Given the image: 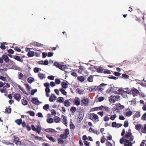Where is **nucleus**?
<instances>
[{"instance_id":"nucleus-47","label":"nucleus","mask_w":146,"mask_h":146,"mask_svg":"<svg viewBox=\"0 0 146 146\" xmlns=\"http://www.w3.org/2000/svg\"><path fill=\"white\" fill-rule=\"evenodd\" d=\"M47 121L48 123H52L54 121V119L53 118H50L49 119H47Z\"/></svg>"},{"instance_id":"nucleus-30","label":"nucleus","mask_w":146,"mask_h":146,"mask_svg":"<svg viewBox=\"0 0 146 146\" xmlns=\"http://www.w3.org/2000/svg\"><path fill=\"white\" fill-rule=\"evenodd\" d=\"M27 55L29 57H33L34 55V52L29 51L27 54Z\"/></svg>"},{"instance_id":"nucleus-17","label":"nucleus","mask_w":146,"mask_h":146,"mask_svg":"<svg viewBox=\"0 0 146 146\" xmlns=\"http://www.w3.org/2000/svg\"><path fill=\"white\" fill-rule=\"evenodd\" d=\"M58 142V144H62L63 143L66 144L67 143V141L66 140H64L63 139L61 138H59L57 139Z\"/></svg>"},{"instance_id":"nucleus-3","label":"nucleus","mask_w":146,"mask_h":146,"mask_svg":"<svg viewBox=\"0 0 146 146\" xmlns=\"http://www.w3.org/2000/svg\"><path fill=\"white\" fill-rule=\"evenodd\" d=\"M124 143V146H131L132 145V143L131 142H129V140L127 139H124V137H123L120 140V143L122 144L123 142Z\"/></svg>"},{"instance_id":"nucleus-54","label":"nucleus","mask_w":146,"mask_h":146,"mask_svg":"<svg viewBox=\"0 0 146 146\" xmlns=\"http://www.w3.org/2000/svg\"><path fill=\"white\" fill-rule=\"evenodd\" d=\"M69 130L68 129H66L65 130L64 133V134L68 135L69 134Z\"/></svg>"},{"instance_id":"nucleus-27","label":"nucleus","mask_w":146,"mask_h":146,"mask_svg":"<svg viewBox=\"0 0 146 146\" xmlns=\"http://www.w3.org/2000/svg\"><path fill=\"white\" fill-rule=\"evenodd\" d=\"M115 89L111 87L106 90L107 93H109L110 92L113 93Z\"/></svg>"},{"instance_id":"nucleus-22","label":"nucleus","mask_w":146,"mask_h":146,"mask_svg":"<svg viewBox=\"0 0 146 146\" xmlns=\"http://www.w3.org/2000/svg\"><path fill=\"white\" fill-rule=\"evenodd\" d=\"M107 84H104V83L100 85L98 87L97 90L99 91H102V90L104 89V88H102V87L105 85H107Z\"/></svg>"},{"instance_id":"nucleus-50","label":"nucleus","mask_w":146,"mask_h":146,"mask_svg":"<svg viewBox=\"0 0 146 146\" xmlns=\"http://www.w3.org/2000/svg\"><path fill=\"white\" fill-rule=\"evenodd\" d=\"M49 106L48 104H46L43 107V109L46 110H47L49 108Z\"/></svg>"},{"instance_id":"nucleus-33","label":"nucleus","mask_w":146,"mask_h":146,"mask_svg":"<svg viewBox=\"0 0 146 146\" xmlns=\"http://www.w3.org/2000/svg\"><path fill=\"white\" fill-rule=\"evenodd\" d=\"M140 116V114L139 112H136V113L133 116L134 118H137L139 117Z\"/></svg>"},{"instance_id":"nucleus-45","label":"nucleus","mask_w":146,"mask_h":146,"mask_svg":"<svg viewBox=\"0 0 146 146\" xmlns=\"http://www.w3.org/2000/svg\"><path fill=\"white\" fill-rule=\"evenodd\" d=\"M34 80V78L32 77L29 78L27 79V81L29 83H32Z\"/></svg>"},{"instance_id":"nucleus-18","label":"nucleus","mask_w":146,"mask_h":146,"mask_svg":"<svg viewBox=\"0 0 146 146\" xmlns=\"http://www.w3.org/2000/svg\"><path fill=\"white\" fill-rule=\"evenodd\" d=\"M56 98V97L55 95L54 94H52L49 98V101L50 102H52L53 101L55 100Z\"/></svg>"},{"instance_id":"nucleus-10","label":"nucleus","mask_w":146,"mask_h":146,"mask_svg":"<svg viewBox=\"0 0 146 146\" xmlns=\"http://www.w3.org/2000/svg\"><path fill=\"white\" fill-rule=\"evenodd\" d=\"M74 104L77 106L80 104V100L78 97H76L74 101Z\"/></svg>"},{"instance_id":"nucleus-20","label":"nucleus","mask_w":146,"mask_h":146,"mask_svg":"<svg viewBox=\"0 0 146 146\" xmlns=\"http://www.w3.org/2000/svg\"><path fill=\"white\" fill-rule=\"evenodd\" d=\"M81 102L82 103V105L84 106H87L88 104V101L87 99H85L82 100Z\"/></svg>"},{"instance_id":"nucleus-52","label":"nucleus","mask_w":146,"mask_h":146,"mask_svg":"<svg viewBox=\"0 0 146 146\" xmlns=\"http://www.w3.org/2000/svg\"><path fill=\"white\" fill-rule=\"evenodd\" d=\"M21 101L23 104L24 105H27L28 102L26 100L24 99H22Z\"/></svg>"},{"instance_id":"nucleus-23","label":"nucleus","mask_w":146,"mask_h":146,"mask_svg":"<svg viewBox=\"0 0 146 146\" xmlns=\"http://www.w3.org/2000/svg\"><path fill=\"white\" fill-rule=\"evenodd\" d=\"M122 89L120 88H116V89H115L113 93L117 94H120V91L122 90Z\"/></svg>"},{"instance_id":"nucleus-24","label":"nucleus","mask_w":146,"mask_h":146,"mask_svg":"<svg viewBox=\"0 0 146 146\" xmlns=\"http://www.w3.org/2000/svg\"><path fill=\"white\" fill-rule=\"evenodd\" d=\"M64 104L65 106L68 107L70 106V103L68 100H65L64 102Z\"/></svg>"},{"instance_id":"nucleus-55","label":"nucleus","mask_w":146,"mask_h":146,"mask_svg":"<svg viewBox=\"0 0 146 146\" xmlns=\"http://www.w3.org/2000/svg\"><path fill=\"white\" fill-rule=\"evenodd\" d=\"M116 117V114H114L112 116H111L110 118V119L112 120H113L115 119Z\"/></svg>"},{"instance_id":"nucleus-62","label":"nucleus","mask_w":146,"mask_h":146,"mask_svg":"<svg viewBox=\"0 0 146 146\" xmlns=\"http://www.w3.org/2000/svg\"><path fill=\"white\" fill-rule=\"evenodd\" d=\"M84 143L85 145L86 146H89L90 145V143L87 141H84Z\"/></svg>"},{"instance_id":"nucleus-48","label":"nucleus","mask_w":146,"mask_h":146,"mask_svg":"<svg viewBox=\"0 0 146 146\" xmlns=\"http://www.w3.org/2000/svg\"><path fill=\"white\" fill-rule=\"evenodd\" d=\"M27 113H29L30 115L32 116H34L35 115V113L33 111H29L27 112Z\"/></svg>"},{"instance_id":"nucleus-34","label":"nucleus","mask_w":146,"mask_h":146,"mask_svg":"<svg viewBox=\"0 0 146 146\" xmlns=\"http://www.w3.org/2000/svg\"><path fill=\"white\" fill-rule=\"evenodd\" d=\"M15 60L19 61L22 62L23 61V59L22 60H21V58H20V56H15L14 58Z\"/></svg>"},{"instance_id":"nucleus-44","label":"nucleus","mask_w":146,"mask_h":146,"mask_svg":"<svg viewBox=\"0 0 146 146\" xmlns=\"http://www.w3.org/2000/svg\"><path fill=\"white\" fill-rule=\"evenodd\" d=\"M133 113V112L131 111H127L125 115L129 117L131 116Z\"/></svg>"},{"instance_id":"nucleus-53","label":"nucleus","mask_w":146,"mask_h":146,"mask_svg":"<svg viewBox=\"0 0 146 146\" xmlns=\"http://www.w3.org/2000/svg\"><path fill=\"white\" fill-rule=\"evenodd\" d=\"M13 137L14 138V139L13 141H14L15 142H16V141L19 140V139L18 137H16L14 135H13Z\"/></svg>"},{"instance_id":"nucleus-21","label":"nucleus","mask_w":146,"mask_h":146,"mask_svg":"<svg viewBox=\"0 0 146 146\" xmlns=\"http://www.w3.org/2000/svg\"><path fill=\"white\" fill-rule=\"evenodd\" d=\"M98 86H92L89 87V90L90 92L95 91L97 90Z\"/></svg>"},{"instance_id":"nucleus-5","label":"nucleus","mask_w":146,"mask_h":146,"mask_svg":"<svg viewBox=\"0 0 146 146\" xmlns=\"http://www.w3.org/2000/svg\"><path fill=\"white\" fill-rule=\"evenodd\" d=\"M124 137V138H130L129 139V141H130V142L132 141L134 138V137L131 132H126L125 135V136Z\"/></svg>"},{"instance_id":"nucleus-64","label":"nucleus","mask_w":146,"mask_h":146,"mask_svg":"<svg viewBox=\"0 0 146 146\" xmlns=\"http://www.w3.org/2000/svg\"><path fill=\"white\" fill-rule=\"evenodd\" d=\"M106 145L107 146H113L112 144L109 141L107 142Z\"/></svg>"},{"instance_id":"nucleus-12","label":"nucleus","mask_w":146,"mask_h":146,"mask_svg":"<svg viewBox=\"0 0 146 146\" xmlns=\"http://www.w3.org/2000/svg\"><path fill=\"white\" fill-rule=\"evenodd\" d=\"M131 91L134 97L137 96L139 93V91L137 89L135 88L132 89Z\"/></svg>"},{"instance_id":"nucleus-26","label":"nucleus","mask_w":146,"mask_h":146,"mask_svg":"<svg viewBox=\"0 0 146 146\" xmlns=\"http://www.w3.org/2000/svg\"><path fill=\"white\" fill-rule=\"evenodd\" d=\"M11 109L10 106H9L6 108L5 110V112L7 113H10L11 112Z\"/></svg>"},{"instance_id":"nucleus-6","label":"nucleus","mask_w":146,"mask_h":146,"mask_svg":"<svg viewBox=\"0 0 146 146\" xmlns=\"http://www.w3.org/2000/svg\"><path fill=\"white\" fill-rule=\"evenodd\" d=\"M89 119L92 120H93V119L95 120L97 119L98 120V117L97 114L92 113L90 114Z\"/></svg>"},{"instance_id":"nucleus-15","label":"nucleus","mask_w":146,"mask_h":146,"mask_svg":"<svg viewBox=\"0 0 146 146\" xmlns=\"http://www.w3.org/2000/svg\"><path fill=\"white\" fill-rule=\"evenodd\" d=\"M13 97L16 100L19 101L21 98V96L17 94H14Z\"/></svg>"},{"instance_id":"nucleus-1","label":"nucleus","mask_w":146,"mask_h":146,"mask_svg":"<svg viewBox=\"0 0 146 146\" xmlns=\"http://www.w3.org/2000/svg\"><path fill=\"white\" fill-rule=\"evenodd\" d=\"M26 127L28 131H30L31 128L32 129L33 131L36 132L38 134H39L40 133L41 130V128L40 126L38 125L36 126V128L35 127L34 125H31V127H30L29 125H27Z\"/></svg>"},{"instance_id":"nucleus-19","label":"nucleus","mask_w":146,"mask_h":146,"mask_svg":"<svg viewBox=\"0 0 146 146\" xmlns=\"http://www.w3.org/2000/svg\"><path fill=\"white\" fill-rule=\"evenodd\" d=\"M2 57L3 60L6 62L8 63L9 62V59L8 56L5 54H3L2 56Z\"/></svg>"},{"instance_id":"nucleus-4","label":"nucleus","mask_w":146,"mask_h":146,"mask_svg":"<svg viewBox=\"0 0 146 146\" xmlns=\"http://www.w3.org/2000/svg\"><path fill=\"white\" fill-rule=\"evenodd\" d=\"M120 99V97L118 96H111L110 97L109 100L110 102L115 103L116 101H117Z\"/></svg>"},{"instance_id":"nucleus-29","label":"nucleus","mask_w":146,"mask_h":146,"mask_svg":"<svg viewBox=\"0 0 146 146\" xmlns=\"http://www.w3.org/2000/svg\"><path fill=\"white\" fill-rule=\"evenodd\" d=\"M68 137V135H67L64 133L61 134L60 135V138L63 139H66Z\"/></svg>"},{"instance_id":"nucleus-14","label":"nucleus","mask_w":146,"mask_h":146,"mask_svg":"<svg viewBox=\"0 0 146 146\" xmlns=\"http://www.w3.org/2000/svg\"><path fill=\"white\" fill-rule=\"evenodd\" d=\"M120 91V94H121V95L123 96V98H125L127 96V94L128 93L129 94V91H128L127 92V91H125L122 90Z\"/></svg>"},{"instance_id":"nucleus-51","label":"nucleus","mask_w":146,"mask_h":146,"mask_svg":"<svg viewBox=\"0 0 146 146\" xmlns=\"http://www.w3.org/2000/svg\"><path fill=\"white\" fill-rule=\"evenodd\" d=\"M1 91L2 93H6L7 92L6 88H5V86L3 87V89L1 90Z\"/></svg>"},{"instance_id":"nucleus-43","label":"nucleus","mask_w":146,"mask_h":146,"mask_svg":"<svg viewBox=\"0 0 146 146\" xmlns=\"http://www.w3.org/2000/svg\"><path fill=\"white\" fill-rule=\"evenodd\" d=\"M76 110V108L74 106L72 107L70 109L71 112L72 113H74Z\"/></svg>"},{"instance_id":"nucleus-35","label":"nucleus","mask_w":146,"mask_h":146,"mask_svg":"<svg viewBox=\"0 0 146 146\" xmlns=\"http://www.w3.org/2000/svg\"><path fill=\"white\" fill-rule=\"evenodd\" d=\"M64 99L63 97H60L58 98L57 101L59 103H62L64 102Z\"/></svg>"},{"instance_id":"nucleus-56","label":"nucleus","mask_w":146,"mask_h":146,"mask_svg":"<svg viewBox=\"0 0 146 146\" xmlns=\"http://www.w3.org/2000/svg\"><path fill=\"white\" fill-rule=\"evenodd\" d=\"M37 91V90L36 89L32 90H31V94L32 95H33Z\"/></svg>"},{"instance_id":"nucleus-9","label":"nucleus","mask_w":146,"mask_h":146,"mask_svg":"<svg viewBox=\"0 0 146 146\" xmlns=\"http://www.w3.org/2000/svg\"><path fill=\"white\" fill-rule=\"evenodd\" d=\"M69 84V83L67 81H65L62 82L61 85L62 88L64 89H66L68 87V86Z\"/></svg>"},{"instance_id":"nucleus-25","label":"nucleus","mask_w":146,"mask_h":146,"mask_svg":"<svg viewBox=\"0 0 146 146\" xmlns=\"http://www.w3.org/2000/svg\"><path fill=\"white\" fill-rule=\"evenodd\" d=\"M96 70L98 72L103 73L104 69L102 67L96 68Z\"/></svg>"},{"instance_id":"nucleus-37","label":"nucleus","mask_w":146,"mask_h":146,"mask_svg":"<svg viewBox=\"0 0 146 146\" xmlns=\"http://www.w3.org/2000/svg\"><path fill=\"white\" fill-rule=\"evenodd\" d=\"M15 122L18 125H20L22 123V120L21 119H17Z\"/></svg>"},{"instance_id":"nucleus-31","label":"nucleus","mask_w":146,"mask_h":146,"mask_svg":"<svg viewBox=\"0 0 146 146\" xmlns=\"http://www.w3.org/2000/svg\"><path fill=\"white\" fill-rule=\"evenodd\" d=\"M141 127L142 126L141 124H138L135 125V128L137 130L139 131L141 129Z\"/></svg>"},{"instance_id":"nucleus-63","label":"nucleus","mask_w":146,"mask_h":146,"mask_svg":"<svg viewBox=\"0 0 146 146\" xmlns=\"http://www.w3.org/2000/svg\"><path fill=\"white\" fill-rule=\"evenodd\" d=\"M34 71L35 73H38L39 71V68L37 67H36L34 69Z\"/></svg>"},{"instance_id":"nucleus-8","label":"nucleus","mask_w":146,"mask_h":146,"mask_svg":"<svg viewBox=\"0 0 146 146\" xmlns=\"http://www.w3.org/2000/svg\"><path fill=\"white\" fill-rule=\"evenodd\" d=\"M98 111L105 110L106 111H108L110 110L109 108L108 107L104 106L102 105L99 107H98Z\"/></svg>"},{"instance_id":"nucleus-32","label":"nucleus","mask_w":146,"mask_h":146,"mask_svg":"<svg viewBox=\"0 0 146 146\" xmlns=\"http://www.w3.org/2000/svg\"><path fill=\"white\" fill-rule=\"evenodd\" d=\"M79 72L80 73H82L83 71H84L85 69L83 66H80L79 67Z\"/></svg>"},{"instance_id":"nucleus-7","label":"nucleus","mask_w":146,"mask_h":146,"mask_svg":"<svg viewBox=\"0 0 146 146\" xmlns=\"http://www.w3.org/2000/svg\"><path fill=\"white\" fill-rule=\"evenodd\" d=\"M54 65L57 67L58 68L62 70H64L65 69L64 66L63 65H61L59 64V63L55 62L54 64Z\"/></svg>"},{"instance_id":"nucleus-40","label":"nucleus","mask_w":146,"mask_h":146,"mask_svg":"<svg viewBox=\"0 0 146 146\" xmlns=\"http://www.w3.org/2000/svg\"><path fill=\"white\" fill-rule=\"evenodd\" d=\"M30 44L31 45H33V46H41L42 44H40L38 42H33L32 43H31Z\"/></svg>"},{"instance_id":"nucleus-57","label":"nucleus","mask_w":146,"mask_h":146,"mask_svg":"<svg viewBox=\"0 0 146 146\" xmlns=\"http://www.w3.org/2000/svg\"><path fill=\"white\" fill-rule=\"evenodd\" d=\"M128 125L129 123L128 121H125L124 122V124L123 125L125 127H126L128 126Z\"/></svg>"},{"instance_id":"nucleus-39","label":"nucleus","mask_w":146,"mask_h":146,"mask_svg":"<svg viewBox=\"0 0 146 146\" xmlns=\"http://www.w3.org/2000/svg\"><path fill=\"white\" fill-rule=\"evenodd\" d=\"M76 91L78 93L80 94H83L84 92L83 90H82L80 89L79 88L76 89Z\"/></svg>"},{"instance_id":"nucleus-38","label":"nucleus","mask_w":146,"mask_h":146,"mask_svg":"<svg viewBox=\"0 0 146 146\" xmlns=\"http://www.w3.org/2000/svg\"><path fill=\"white\" fill-rule=\"evenodd\" d=\"M141 131L143 133H146V124L144 125V128H142Z\"/></svg>"},{"instance_id":"nucleus-41","label":"nucleus","mask_w":146,"mask_h":146,"mask_svg":"<svg viewBox=\"0 0 146 146\" xmlns=\"http://www.w3.org/2000/svg\"><path fill=\"white\" fill-rule=\"evenodd\" d=\"M85 78L83 76H80L78 77V80L81 82H83L85 80Z\"/></svg>"},{"instance_id":"nucleus-61","label":"nucleus","mask_w":146,"mask_h":146,"mask_svg":"<svg viewBox=\"0 0 146 146\" xmlns=\"http://www.w3.org/2000/svg\"><path fill=\"white\" fill-rule=\"evenodd\" d=\"M55 83H56L58 84H59L61 82L60 80L59 79L57 78L55 80Z\"/></svg>"},{"instance_id":"nucleus-16","label":"nucleus","mask_w":146,"mask_h":146,"mask_svg":"<svg viewBox=\"0 0 146 146\" xmlns=\"http://www.w3.org/2000/svg\"><path fill=\"white\" fill-rule=\"evenodd\" d=\"M46 137L48 138L50 141L52 142H55L56 141V139L52 137L49 136V135H47L46 136Z\"/></svg>"},{"instance_id":"nucleus-60","label":"nucleus","mask_w":146,"mask_h":146,"mask_svg":"<svg viewBox=\"0 0 146 146\" xmlns=\"http://www.w3.org/2000/svg\"><path fill=\"white\" fill-rule=\"evenodd\" d=\"M12 142L13 143H14L16 145H21V142L19 141V140L16 141L15 142L14 141H13Z\"/></svg>"},{"instance_id":"nucleus-42","label":"nucleus","mask_w":146,"mask_h":146,"mask_svg":"<svg viewBox=\"0 0 146 146\" xmlns=\"http://www.w3.org/2000/svg\"><path fill=\"white\" fill-rule=\"evenodd\" d=\"M54 121L56 123H58L60 121V118L58 116H55L54 118Z\"/></svg>"},{"instance_id":"nucleus-49","label":"nucleus","mask_w":146,"mask_h":146,"mask_svg":"<svg viewBox=\"0 0 146 146\" xmlns=\"http://www.w3.org/2000/svg\"><path fill=\"white\" fill-rule=\"evenodd\" d=\"M103 73L105 74H111V72L109 70L107 69H105L104 70Z\"/></svg>"},{"instance_id":"nucleus-2","label":"nucleus","mask_w":146,"mask_h":146,"mask_svg":"<svg viewBox=\"0 0 146 146\" xmlns=\"http://www.w3.org/2000/svg\"><path fill=\"white\" fill-rule=\"evenodd\" d=\"M124 106L123 105H121L120 104L118 103L115 105V106L113 108V111H116V113L119 112L120 110L123 109Z\"/></svg>"},{"instance_id":"nucleus-36","label":"nucleus","mask_w":146,"mask_h":146,"mask_svg":"<svg viewBox=\"0 0 146 146\" xmlns=\"http://www.w3.org/2000/svg\"><path fill=\"white\" fill-rule=\"evenodd\" d=\"M32 135L34 137V138L36 140H38L39 141H40L41 140L42 138L41 137H39L38 136H35V135L32 134Z\"/></svg>"},{"instance_id":"nucleus-59","label":"nucleus","mask_w":146,"mask_h":146,"mask_svg":"<svg viewBox=\"0 0 146 146\" xmlns=\"http://www.w3.org/2000/svg\"><path fill=\"white\" fill-rule=\"evenodd\" d=\"M23 75L22 73H20L18 75V78L19 79H21L22 77L23 76Z\"/></svg>"},{"instance_id":"nucleus-13","label":"nucleus","mask_w":146,"mask_h":146,"mask_svg":"<svg viewBox=\"0 0 146 146\" xmlns=\"http://www.w3.org/2000/svg\"><path fill=\"white\" fill-rule=\"evenodd\" d=\"M31 102L35 105H38L39 104V101L37 98H33L32 99Z\"/></svg>"},{"instance_id":"nucleus-11","label":"nucleus","mask_w":146,"mask_h":146,"mask_svg":"<svg viewBox=\"0 0 146 146\" xmlns=\"http://www.w3.org/2000/svg\"><path fill=\"white\" fill-rule=\"evenodd\" d=\"M61 118L62 119L63 123L66 126H67L68 122L66 117L63 115H62L61 116Z\"/></svg>"},{"instance_id":"nucleus-58","label":"nucleus","mask_w":146,"mask_h":146,"mask_svg":"<svg viewBox=\"0 0 146 146\" xmlns=\"http://www.w3.org/2000/svg\"><path fill=\"white\" fill-rule=\"evenodd\" d=\"M141 119L144 121L146 120V112L142 116Z\"/></svg>"},{"instance_id":"nucleus-28","label":"nucleus","mask_w":146,"mask_h":146,"mask_svg":"<svg viewBox=\"0 0 146 146\" xmlns=\"http://www.w3.org/2000/svg\"><path fill=\"white\" fill-rule=\"evenodd\" d=\"M38 76L41 80L43 79V78H45L44 74L41 73H40L38 74Z\"/></svg>"},{"instance_id":"nucleus-46","label":"nucleus","mask_w":146,"mask_h":146,"mask_svg":"<svg viewBox=\"0 0 146 146\" xmlns=\"http://www.w3.org/2000/svg\"><path fill=\"white\" fill-rule=\"evenodd\" d=\"M60 90L62 94L64 95H66L67 93L64 89L62 88H60Z\"/></svg>"}]
</instances>
